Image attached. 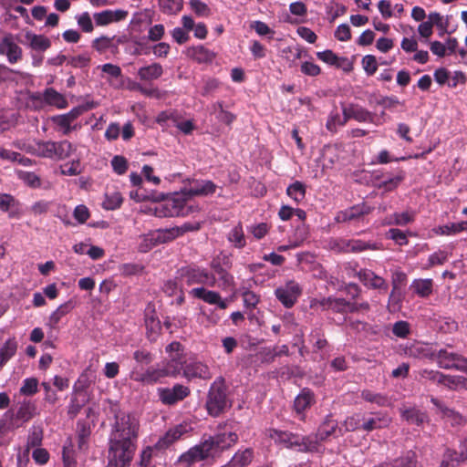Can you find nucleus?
<instances>
[{"mask_svg":"<svg viewBox=\"0 0 467 467\" xmlns=\"http://www.w3.org/2000/svg\"><path fill=\"white\" fill-rule=\"evenodd\" d=\"M140 420L134 414L115 415L109 435L108 467H129L137 449Z\"/></svg>","mask_w":467,"mask_h":467,"instance_id":"f257e3e1","label":"nucleus"},{"mask_svg":"<svg viewBox=\"0 0 467 467\" xmlns=\"http://www.w3.org/2000/svg\"><path fill=\"white\" fill-rule=\"evenodd\" d=\"M194 284L214 287L216 285V278L205 269L192 266L182 268L179 280L175 283L174 289L180 288V292H182L184 285H192ZM190 292L211 291L205 289L203 286H198L193 287Z\"/></svg>","mask_w":467,"mask_h":467,"instance_id":"f03ea898","label":"nucleus"},{"mask_svg":"<svg viewBox=\"0 0 467 467\" xmlns=\"http://www.w3.org/2000/svg\"><path fill=\"white\" fill-rule=\"evenodd\" d=\"M29 378L25 379L18 393L14 395V406L5 417L9 418L8 428H19L29 420Z\"/></svg>","mask_w":467,"mask_h":467,"instance_id":"7ed1b4c3","label":"nucleus"},{"mask_svg":"<svg viewBox=\"0 0 467 467\" xmlns=\"http://www.w3.org/2000/svg\"><path fill=\"white\" fill-rule=\"evenodd\" d=\"M76 148L67 140L55 142L36 140L31 145V153L41 158L61 161L68 158Z\"/></svg>","mask_w":467,"mask_h":467,"instance_id":"20e7f679","label":"nucleus"},{"mask_svg":"<svg viewBox=\"0 0 467 467\" xmlns=\"http://www.w3.org/2000/svg\"><path fill=\"white\" fill-rule=\"evenodd\" d=\"M205 406L209 415L213 417L219 416L231 407L227 388L223 379H215L211 385Z\"/></svg>","mask_w":467,"mask_h":467,"instance_id":"39448f33","label":"nucleus"},{"mask_svg":"<svg viewBox=\"0 0 467 467\" xmlns=\"http://www.w3.org/2000/svg\"><path fill=\"white\" fill-rule=\"evenodd\" d=\"M266 435L276 444L284 445L286 448L297 447L298 451H313L316 449V442H313L306 437L294 435L287 431L269 429Z\"/></svg>","mask_w":467,"mask_h":467,"instance_id":"423d86ee","label":"nucleus"},{"mask_svg":"<svg viewBox=\"0 0 467 467\" xmlns=\"http://www.w3.org/2000/svg\"><path fill=\"white\" fill-rule=\"evenodd\" d=\"M210 266L218 275V280L216 279L217 286L223 290L228 289L234 282L233 275L229 274V270L233 266L232 254L220 252L213 258Z\"/></svg>","mask_w":467,"mask_h":467,"instance_id":"0eeeda50","label":"nucleus"},{"mask_svg":"<svg viewBox=\"0 0 467 467\" xmlns=\"http://www.w3.org/2000/svg\"><path fill=\"white\" fill-rule=\"evenodd\" d=\"M192 430V422L190 420H184L168 429L167 431L160 437L154 447L160 451L165 450L182 439L184 436L190 434Z\"/></svg>","mask_w":467,"mask_h":467,"instance_id":"6e6552de","label":"nucleus"},{"mask_svg":"<svg viewBox=\"0 0 467 467\" xmlns=\"http://www.w3.org/2000/svg\"><path fill=\"white\" fill-rule=\"evenodd\" d=\"M237 441L238 435L233 431L218 432L203 440L206 445H208L207 447L212 454V458L218 457L223 451L234 445Z\"/></svg>","mask_w":467,"mask_h":467,"instance_id":"1a4fd4ad","label":"nucleus"},{"mask_svg":"<svg viewBox=\"0 0 467 467\" xmlns=\"http://www.w3.org/2000/svg\"><path fill=\"white\" fill-rule=\"evenodd\" d=\"M433 360L444 369H456L467 373V358L447 348L435 352Z\"/></svg>","mask_w":467,"mask_h":467,"instance_id":"9d476101","label":"nucleus"},{"mask_svg":"<svg viewBox=\"0 0 467 467\" xmlns=\"http://www.w3.org/2000/svg\"><path fill=\"white\" fill-rule=\"evenodd\" d=\"M330 248L337 253H359L366 250H378L377 244L362 240H349L345 238L333 239L329 243Z\"/></svg>","mask_w":467,"mask_h":467,"instance_id":"9b49d317","label":"nucleus"},{"mask_svg":"<svg viewBox=\"0 0 467 467\" xmlns=\"http://www.w3.org/2000/svg\"><path fill=\"white\" fill-rule=\"evenodd\" d=\"M207 446L203 441L194 445L178 458L177 463L182 467H192L198 462L212 458Z\"/></svg>","mask_w":467,"mask_h":467,"instance_id":"f8f14e48","label":"nucleus"},{"mask_svg":"<svg viewBox=\"0 0 467 467\" xmlns=\"http://www.w3.org/2000/svg\"><path fill=\"white\" fill-rule=\"evenodd\" d=\"M157 393L162 404L171 406L187 398L191 390L187 386L175 384L172 388H159Z\"/></svg>","mask_w":467,"mask_h":467,"instance_id":"ddd939ff","label":"nucleus"},{"mask_svg":"<svg viewBox=\"0 0 467 467\" xmlns=\"http://www.w3.org/2000/svg\"><path fill=\"white\" fill-rule=\"evenodd\" d=\"M372 211L373 208L371 206L368 205L366 202H361L343 211H339L335 217V221L337 223L360 221Z\"/></svg>","mask_w":467,"mask_h":467,"instance_id":"4468645a","label":"nucleus"},{"mask_svg":"<svg viewBox=\"0 0 467 467\" xmlns=\"http://www.w3.org/2000/svg\"><path fill=\"white\" fill-rule=\"evenodd\" d=\"M0 55L6 56L11 64H15L22 57V49L16 43L15 37L10 33H5L0 39Z\"/></svg>","mask_w":467,"mask_h":467,"instance_id":"2eb2a0df","label":"nucleus"},{"mask_svg":"<svg viewBox=\"0 0 467 467\" xmlns=\"http://www.w3.org/2000/svg\"><path fill=\"white\" fill-rule=\"evenodd\" d=\"M183 376L188 379H209L212 378V373L209 367L200 360H192L186 362L183 368Z\"/></svg>","mask_w":467,"mask_h":467,"instance_id":"dca6fc26","label":"nucleus"},{"mask_svg":"<svg viewBox=\"0 0 467 467\" xmlns=\"http://www.w3.org/2000/svg\"><path fill=\"white\" fill-rule=\"evenodd\" d=\"M405 177L406 173L402 169H397L391 176L388 173L377 175L376 180L379 181L377 187L386 192H392L399 187Z\"/></svg>","mask_w":467,"mask_h":467,"instance_id":"f3484780","label":"nucleus"},{"mask_svg":"<svg viewBox=\"0 0 467 467\" xmlns=\"http://www.w3.org/2000/svg\"><path fill=\"white\" fill-rule=\"evenodd\" d=\"M128 11L122 9H107L102 12L95 13L93 18L98 26H105L111 23L124 20L128 16Z\"/></svg>","mask_w":467,"mask_h":467,"instance_id":"a211bd4d","label":"nucleus"},{"mask_svg":"<svg viewBox=\"0 0 467 467\" xmlns=\"http://www.w3.org/2000/svg\"><path fill=\"white\" fill-rule=\"evenodd\" d=\"M391 420L384 413H372L366 417L362 415V431L369 432L374 430L383 429L389 425Z\"/></svg>","mask_w":467,"mask_h":467,"instance_id":"6ab92c4d","label":"nucleus"},{"mask_svg":"<svg viewBox=\"0 0 467 467\" xmlns=\"http://www.w3.org/2000/svg\"><path fill=\"white\" fill-rule=\"evenodd\" d=\"M317 57L321 61L335 66L337 68H342L345 71H349L352 68V64L348 58L344 57H338L332 50L327 49L317 53Z\"/></svg>","mask_w":467,"mask_h":467,"instance_id":"aec40b11","label":"nucleus"},{"mask_svg":"<svg viewBox=\"0 0 467 467\" xmlns=\"http://www.w3.org/2000/svg\"><path fill=\"white\" fill-rule=\"evenodd\" d=\"M187 56L199 64H210L216 54L202 45L191 47L187 49Z\"/></svg>","mask_w":467,"mask_h":467,"instance_id":"412c9836","label":"nucleus"},{"mask_svg":"<svg viewBox=\"0 0 467 467\" xmlns=\"http://www.w3.org/2000/svg\"><path fill=\"white\" fill-rule=\"evenodd\" d=\"M216 184L212 181H196L186 192V195L192 196H207L213 194L216 191Z\"/></svg>","mask_w":467,"mask_h":467,"instance_id":"4be33fe9","label":"nucleus"},{"mask_svg":"<svg viewBox=\"0 0 467 467\" xmlns=\"http://www.w3.org/2000/svg\"><path fill=\"white\" fill-rule=\"evenodd\" d=\"M346 108L349 114L350 119H355L358 122L375 123V115L362 106L352 103L346 106Z\"/></svg>","mask_w":467,"mask_h":467,"instance_id":"5701e85b","label":"nucleus"},{"mask_svg":"<svg viewBox=\"0 0 467 467\" xmlns=\"http://www.w3.org/2000/svg\"><path fill=\"white\" fill-rule=\"evenodd\" d=\"M163 74V67L160 63H152L141 67L138 70V77L142 81H152L161 78Z\"/></svg>","mask_w":467,"mask_h":467,"instance_id":"b1692460","label":"nucleus"},{"mask_svg":"<svg viewBox=\"0 0 467 467\" xmlns=\"http://www.w3.org/2000/svg\"><path fill=\"white\" fill-rule=\"evenodd\" d=\"M400 414L403 420L410 424H415L417 426L422 425L428 419L425 412L411 407V408H401Z\"/></svg>","mask_w":467,"mask_h":467,"instance_id":"393cba45","label":"nucleus"},{"mask_svg":"<svg viewBox=\"0 0 467 467\" xmlns=\"http://www.w3.org/2000/svg\"><path fill=\"white\" fill-rule=\"evenodd\" d=\"M44 101L57 109H66L68 105L67 99L53 88H47L43 93Z\"/></svg>","mask_w":467,"mask_h":467,"instance_id":"a878e982","label":"nucleus"},{"mask_svg":"<svg viewBox=\"0 0 467 467\" xmlns=\"http://www.w3.org/2000/svg\"><path fill=\"white\" fill-rule=\"evenodd\" d=\"M406 354L410 358H434L435 352L431 351V348L423 343H415L407 348Z\"/></svg>","mask_w":467,"mask_h":467,"instance_id":"bb28decb","label":"nucleus"},{"mask_svg":"<svg viewBox=\"0 0 467 467\" xmlns=\"http://www.w3.org/2000/svg\"><path fill=\"white\" fill-rule=\"evenodd\" d=\"M418 375L420 379H427L439 385L448 387L450 384L451 376L445 375L437 370L422 368L418 371Z\"/></svg>","mask_w":467,"mask_h":467,"instance_id":"cd10ccee","label":"nucleus"},{"mask_svg":"<svg viewBox=\"0 0 467 467\" xmlns=\"http://www.w3.org/2000/svg\"><path fill=\"white\" fill-rule=\"evenodd\" d=\"M358 275L360 281L369 289H380L385 285V280L370 270L361 271Z\"/></svg>","mask_w":467,"mask_h":467,"instance_id":"c85d7f7f","label":"nucleus"},{"mask_svg":"<svg viewBox=\"0 0 467 467\" xmlns=\"http://www.w3.org/2000/svg\"><path fill=\"white\" fill-rule=\"evenodd\" d=\"M187 360L184 354H172L169 355L167 361L162 362L164 366L171 371L173 377L180 374L181 370L184 368Z\"/></svg>","mask_w":467,"mask_h":467,"instance_id":"c756f323","label":"nucleus"},{"mask_svg":"<svg viewBox=\"0 0 467 467\" xmlns=\"http://www.w3.org/2000/svg\"><path fill=\"white\" fill-rule=\"evenodd\" d=\"M213 112L216 115V119L218 121L231 126L236 120V115L224 109L223 102L217 101L213 104Z\"/></svg>","mask_w":467,"mask_h":467,"instance_id":"7c9ffc66","label":"nucleus"},{"mask_svg":"<svg viewBox=\"0 0 467 467\" xmlns=\"http://www.w3.org/2000/svg\"><path fill=\"white\" fill-rule=\"evenodd\" d=\"M314 400L313 393L309 389H303L296 398L294 408L296 413L301 414L308 409Z\"/></svg>","mask_w":467,"mask_h":467,"instance_id":"2f4dec72","label":"nucleus"},{"mask_svg":"<svg viewBox=\"0 0 467 467\" xmlns=\"http://www.w3.org/2000/svg\"><path fill=\"white\" fill-rule=\"evenodd\" d=\"M306 187L299 181H296L286 188V194L296 203L299 204L306 198Z\"/></svg>","mask_w":467,"mask_h":467,"instance_id":"473e14b6","label":"nucleus"},{"mask_svg":"<svg viewBox=\"0 0 467 467\" xmlns=\"http://www.w3.org/2000/svg\"><path fill=\"white\" fill-rule=\"evenodd\" d=\"M254 458V451L251 448L239 450L231 459L232 465L234 467H245L249 465Z\"/></svg>","mask_w":467,"mask_h":467,"instance_id":"72a5a7b5","label":"nucleus"},{"mask_svg":"<svg viewBox=\"0 0 467 467\" xmlns=\"http://www.w3.org/2000/svg\"><path fill=\"white\" fill-rule=\"evenodd\" d=\"M149 384H154L166 377H173L164 364H158L156 367H150L147 369Z\"/></svg>","mask_w":467,"mask_h":467,"instance_id":"f704fd0d","label":"nucleus"},{"mask_svg":"<svg viewBox=\"0 0 467 467\" xmlns=\"http://www.w3.org/2000/svg\"><path fill=\"white\" fill-rule=\"evenodd\" d=\"M52 123L56 126L57 130L63 135H68L77 126L65 116V114L56 115L50 118Z\"/></svg>","mask_w":467,"mask_h":467,"instance_id":"c9c22d12","label":"nucleus"},{"mask_svg":"<svg viewBox=\"0 0 467 467\" xmlns=\"http://www.w3.org/2000/svg\"><path fill=\"white\" fill-rule=\"evenodd\" d=\"M361 398L368 402L375 403L380 407L390 405V400L387 396L368 389H365L361 392Z\"/></svg>","mask_w":467,"mask_h":467,"instance_id":"e433bc0d","label":"nucleus"},{"mask_svg":"<svg viewBox=\"0 0 467 467\" xmlns=\"http://www.w3.org/2000/svg\"><path fill=\"white\" fill-rule=\"evenodd\" d=\"M86 395L82 391L75 390V395L72 397L68 406L67 413L70 418H75L84 406Z\"/></svg>","mask_w":467,"mask_h":467,"instance_id":"4c0bfd02","label":"nucleus"},{"mask_svg":"<svg viewBox=\"0 0 467 467\" xmlns=\"http://www.w3.org/2000/svg\"><path fill=\"white\" fill-rule=\"evenodd\" d=\"M17 344L14 339H8L0 349V369L16 354Z\"/></svg>","mask_w":467,"mask_h":467,"instance_id":"58836bf2","label":"nucleus"},{"mask_svg":"<svg viewBox=\"0 0 467 467\" xmlns=\"http://www.w3.org/2000/svg\"><path fill=\"white\" fill-rule=\"evenodd\" d=\"M123 198L119 192H107L103 201V208L106 210H116L121 206Z\"/></svg>","mask_w":467,"mask_h":467,"instance_id":"ea45409f","label":"nucleus"},{"mask_svg":"<svg viewBox=\"0 0 467 467\" xmlns=\"http://www.w3.org/2000/svg\"><path fill=\"white\" fill-rule=\"evenodd\" d=\"M51 47V40L44 35L31 34V49L36 51H46Z\"/></svg>","mask_w":467,"mask_h":467,"instance_id":"a19ab883","label":"nucleus"},{"mask_svg":"<svg viewBox=\"0 0 467 467\" xmlns=\"http://www.w3.org/2000/svg\"><path fill=\"white\" fill-rule=\"evenodd\" d=\"M432 403L438 407L442 414V416L448 420H451L452 425L460 424L462 420V417L459 413L454 410L444 407L438 400L431 399Z\"/></svg>","mask_w":467,"mask_h":467,"instance_id":"79ce46f5","label":"nucleus"},{"mask_svg":"<svg viewBox=\"0 0 467 467\" xmlns=\"http://www.w3.org/2000/svg\"><path fill=\"white\" fill-rule=\"evenodd\" d=\"M91 57L88 53L69 57L67 59V65L71 66L74 68H87L89 67Z\"/></svg>","mask_w":467,"mask_h":467,"instance_id":"37998d69","label":"nucleus"},{"mask_svg":"<svg viewBox=\"0 0 467 467\" xmlns=\"http://www.w3.org/2000/svg\"><path fill=\"white\" fill-rule=\"evenodd\" d=\"M464 231H467V221L452 223L451 224H446L439 228V233L443 235L455 234Z\"/></svg>","mask_w":467,"mask_h":467,"instance_id":"c03bdc74","label":"nucleus"},{"mask_svg":"<svg viewBox=\"0 0 467 467\" xmlns=\"http://www.w3.org/2000/svg\"><path fill=\"white\" fill-rule=\"evenodd\" d=\"M163 13L173 15L179 13L183 7V0H163L160 2Z\"/></svg>","mask_w":467,"mask_h":467,"instance_id":"a18cd8bd","label":"nucleus"},{"mask_svg":"<svg viewBox=\"0 0 467 467\" xmlns=\"http://www.w3.org/2000/svg\"><path fill=\"white\" fill-rule=\"evenodd\" d=\"M228 239L237 248H243L245 245L244 231L240 224L231 230Z\"/></svg>","mask_w":467,"mask_h":467,"instance_id":"49530a36","label":"nucleus"},{"mask_svg":"<svg viewBox=\"0 0 467 467\" xmlns=\"http://www.w3.org/2000/svg\"><path fill=\"white\" fill-rule=\"evenodd\" d=\"M393 223L400 226H405L414 222L416 217L415 211H405L403 213H395L393 215Z\"/></svg>","mask_w":467,"mask_h":467,"instance_id":"de8ad7c7","label":"nucleus"},{"mask_svg":"<svg viewBox=\"0 0 467 467\" xmlns=\"http://www.w3.org/2000/svg\"><path fill=\"white\" fill-rule=\"evenodd\" d=\"M189 5L197 16L207 17L211 15L210 7L201 0H190Z\"/></svg>","mask_w":467,"mask_h":467,"instance_id":"09e8293b","label":"nucleus"},{"mask_svg":"<svg viewBox=\"0 0 467 467\" xmlns=\"http://www.w3.org/2000/svg\"><path fill=\"white\" fill-rule=\"evenodd\" d=\"M112 39L107 36H101L92 41L91 47L99 53H104L111 47Z\"/></svg>","mask_w":467,"mask_h":467,"instance_id":"8fccbe9b","label":"nucleus"},{"mask_svg":"<svg viewBox=\"0 0 467 467\" xmlns=\"http://www.w3.org/2000/svg\"><path fill=\"white\" fill-rule=\"evenodd\" d=\"M344 427L347 431L362 430V415L354 414L350 417H348L344 421Z\"/></svg>","mask_w":467,"mask_h":467,"instance_id":"3c124183","label":"nucleus"},{"mask_svg":"<svg viewBox=\"0 0 467 467\" xmlns=\"http://www.w3.org/2000/svg\"><path fill=\"white\" fill-rule=\"evenodd\" d=\"M383 467H415L416 461L413 455L408 454L405 457L395 460L392 462L382 463Z\"/></svg>","mask_w":467,"mask_h":467,"instance_id":"603ef678","label":"nucleus"},{"mask_svg":"<svg viewBox=\"0 0 467 467\" xmlns=\"http://www.w3.org/2000/svg\"><path fill=\"white\" fill-rule=\"evenodd\" d=\"M178 113L174 110H165L161 111L158 114L156 118V122L162 126V127H168L169 122L171 121L172 124H174L176 119H177Z\"/></svg>","mask_w":467,"mask_h":467,"instance_id":"864d4df0","label":"nucleus"},{"mask_svg":"<svg viewBox=\"0 0 467 467\" xmlns=\"http://www.w3.org/2000/svg\"><path fill=\"white\" fill-rule=\"evenodd\" d=\"M361 63H362V67H363L365 72L368 76H372L376 73V71L378 69V63H377V59H376L375 56L366 55L362 58Z\"/></svg>","mask_w":467,"mask_h":467,"instance_id":"5fc2aeb1","label":"nucleus"},{"mask_svg":"<svg viewBox=\"0 0 467 467\" xmlns=\"http://www.w3.org/2000/svg\"><path fill=\"white\" fill-rule=\"evenodd\" d=\"M387 237L399 245H406L409 242L406 234L398 228L389 229L387 232Z\"/></svg>","mask_w":467,"mask_h":467,"instance_id":"6e6d98bb","label":"nucleus"},{"mask_svg":"<svg viewBox=\"0 0 467 467\" xmlns=\"http://www.w3.org/2000/svg\"><path fill=\"white\" fill-rule=\"evenodd\" d=\"M113 171L119 174H124L128 170V161L123 156L116 155L111 160Z\"/></svg>","mask_w":467,"mask_h":467,"instance_id":"4d7b16f0","label":"nucleus"},{"mask_svg":"<svg viewBox=\"0 0 467 467\" xmlns=\"http://www.w3.org/2000/svg\"><path fill=\"white\" fill-rule=\"evenodd\" d=\"M77 20L78 26L83 32L91 33L94 30L90 15L88 12L82 13Z\"/></svg>","mask_w":467,"mask_h":467,"instance_id":"13d9d810","label":"nucleus"},{"mask_svg":"<svg viewBox=\"0 0 467 467\" xmlns=\"http://www.w3.org/2000/svg\"><path fill=\"white\" fill-rule=\"evenodd\" d=\"M340 119L341 116L337 111L330 112L326 123V128L331 134L337 132V127L339 126Z\"/></svg>","mask_w":467,"mask_h":467,"instance_id":"bf43d9fd","label":"nucleus"},{"mask_svg":"<svg viewBox=\"0 0 467 467\" xmlns=\"http://www.w3.org/2000/svg\"><path fill=\"white\" fill-rule=\"evenodd\" d=\"M451 452L453 454V456H452V457H451V459L449 460V462H455L457 467H458V465H459L461 462H467V441H465L461 445V451H460V452L455 451H453V450H451Z\"/></svg>","mask_w":467,"mask_h":467,"instance_id":"052dcab7","label":"nucleus"},{"mask_svg":"<svg viewBox=\"0 0 467 467\" xmlns=\"http://www.w3.org/2000/svg\"><path fill=\"white\" fill-rule=\"evenodd\" d=\"M165 34V27L162 24H157L150 27L148 39L152 42L160 41Z\"/></svg>","mask_w":467,"mask_h":467,"instance_id":"680f3d73","label":"nucleus"},{"mask_svg":"<svg viewBox=\"0 0 467 467\" xmlns=\"http://www.w3.org/2000/svg\"><path fill=\"white\" fill-rule=\"evenodd\" d=\"M199 298L209 304L218 305L220 308H225L226 303L220 297V294H195Z\"/></svg>","mask_w":467,"mask_h":467,"instance_id":"e2e57ef3","label":"nucleus"},{"mask_svg":"<svg viewBox=\"0 0 467 467\" xmlns=\"http://www.w3.org/2000/svg\"><path fill=\"white\" fill-rule=\"evenodd\" d=\"M407 284V275L403 272L396 271L392 275V285L393 289L392 292L400 291Z\"/></svg>","mask_w":467,"mask_h":467,"instance_id":"0e129e2a","label":"nucleus"},{"mask_svg":"<svg viewBox=\"0 0 467 467\" xmlns=\"http://www.w3.org/2000/svg\"><path fill=\"white\" fill-rule=\"evenodd\" d=\"M335 37L342 42L351 39V30L348 24L339 25L335 31Z\"/></svg>","mask_w":467,"mask_h":467,"instance_id":"69168bd1","label":"nucleus"},{"mask_svg":"<svg viewBox=\"0 0 467 467\" xmlns=\"http://www.w3.org/2000/svg\"><path fill=\"white\" fill-rule=\"evenodd\" d=\"M301 72L306 76L317 77L321 73V68L313 62L306 61L301 65Z\"/></svg>","mask_w":467,"mask_h":467,"instance_id":"338daca9","label":"nucleus"},{"mask_svg":"<svg viewBox=\"0 0 467 467\" xmlns=\"http://www.w3.org/2000/svg\"><path fill=\"white\" fill-rule=\"evenodd\" d=\"M180 119L181 117L178 114L177 119L173 125L177 127L183 134H191L195 129L193 121L191 119L181 121Z\"/></svg>","mask_w":467,"mask_h":467,"instance_id":"774afa93","label":"nucleus"}]
</instances>
